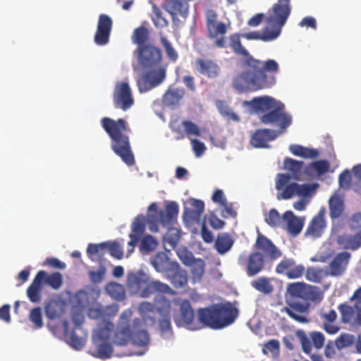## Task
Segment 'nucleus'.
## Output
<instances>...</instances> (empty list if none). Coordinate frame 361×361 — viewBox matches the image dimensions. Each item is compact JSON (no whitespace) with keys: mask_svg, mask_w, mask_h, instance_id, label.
I'll return each instance as SVG.
<instances>
[{"mask_svg":"<svg viewBox=\"0 0 361 361\" xmlns=\"http://www.w3.org/2000/svg\"><path fill=\"white\" fill-rule=\"evenodd\" d=\"M240 37L238 33L229 37L233 51L244 57L241 62L243 70L233 78V87L240 93L272 87L276 82V74L279 71V63L274 59L261 61L254 58L242 45Z\"/></svg>","mask_w":361,"mask_h":361,"instance_id":"f257e3e1","label":"nucleus"},{"mask_svg":"<svg viewBox=\"0 0 361 361\" xmlns=\"http://www.w3.org/2000/svg\"><path fill=\"white\" fill-rule=\"evenodd\" d=\"M251 104L259 116L261 123L265 125L276 126L279 130L268 128L258 129L252 134L250 143L255 148L269 147L268 142L274 140L279 135L285 133L292 123L291 116L286 113L285 104L269 96L254 97Z\"/></svg>","mask_w":361,"mask_h":361,"instance_id":"f03ea898","label":"nucleus"},{"mask_svg":"<svg viewBox=\"0 0 361 361\" xmlns=\"http://www.w3.org/2000/svg\"><path fill=\"white\" fill-rule=\"evenodd\" d=\"M137 61L146 71L137 81L140 92H146L161 85L166 77V66L161 64L159 48L147 44L137 49Z\"/></svg>","mask_w":361,"mask_h":361,"instance_id":"7ed1b4c3","label":"nucleus"},{"mask_svg":"<svg viewBox=\"0 0 361 361\" xmlns=\"http://www.w3.org/2000/svg\"><path fill=\"white\" fill-rule=\"evenodd\" d=\"M253 248L255 252L249 255L241 253L238 258V264L244 269L248 276H256L264 269V257L274 261L282 256V252L273 242L260 233H258Z\"/></svg>","mask_w":361,"mask_h":361,"instance_id":"20e7f679","label":"nucleus"},{"mask_svg":"<svg viewBox=\"0 0 361 361\" xmlns=\"http://www.w3.org/2000/svg\"><path fill=\"white\" fill-rule=\"evenodd\" d=\"M101 125L111 140L112 150L128 166H133L135 161L129 137L126 135L130 131L127 122L123 118L114 120L104 117L101 120Z\"/></svg>","mask_w":361,"mask_h":361,"instance_id":"39448f33","label":"nucleus"},{"mask_svg":"<svg viewBox=\"0 0 361 361\" xmlns=\"http://www.w3.org/2000/svg\"><path fill=\"white\" fill-rule=\"evenodd\" d=\"M198 322L212 329H221L232 324L238 316V310L231 303L216 304L197 310Z\"/></svg>","mask_w":361,"mask_h":361,"instance_id":"423d86ee","label":"nucleus"},{"mask_svg":"<svg viewBox=\"0 0 361 361\" xmlns=\"http://www.w3.org/2000/svg\"><path fill=\"white\" fill-rule=\"evenodd\" d=\"M290 176L289 173H278L276 180V189L278 191V200H289L293 195H298L300 197H308L314 191L317 185L302 184L296 183H290Z\"/></svg>","mask_w":361,"mask_h":361,"instance_id":"0eeeda50","label":"nucleus"},{"mask_svg":"<svg viewBox=\"0 0 361 361\" xmlns=\"http://www.w3.org/2000/svg\"><path fill=\"white\" fill-rule=\"evenodd\" d=\"M279 1L273 6V13L267 18V27L271 31L269 35L264 36L265 39H276L281 33L282 27L286 24L290 13L289 1L281 4Z\"/></svg>","mask_w":361,"mask_h":361,"instance_id":"6e6552de","label":"nucleus"},{"mask_svg":"<svg viewBox=\"0 0 361 361\" xmlns=\"http://www.w3.org/2000/svg\"><path fill=\"white\" fill-rule=\"evenodd\" d=\"M349 226L355 234L343 233L337 238V244L345 250L355 251L361 247V212L354 214L349 220Z\"/></svg>","mask_w":361,"mask_h":361,"instance_id":"1a4fd4ad","label":"nucleus"},{"mask_svg":"<svg viewBox=\"0 0 361 361\" xmlns=\"http://www.w3.org/2000/svg\"><path fill=\"white\" fill-rule=\"evenodd\" d=\"M148 210L155 212V214L152 216L154 222L150 223L149 228L152 232L156 233L159 230L157 223H160L163 226H166L176 221L178 205L176 202H171L166 204L165 210H157L156 203H152L149 206Z\"/></svg>","mask_w":361,"mask_h":361,"instance_id":"9d476101","label":"nucleus"},{"mask_svg":"<svg viewBox=\"0 0 361 361\" xmlns=\"http://www.w3.org/2000/svg\"><path fill=\"white\" fill-rule=\"evenodd\" d=\"M113 99L114 106L123 111L130 109L134 104L131 89L127 82H122L116 85Z\"/></svg>","mask_w":361,"mask_h":361,"instance_id":"9b49d317","label":"nucleus"},{"mask_svg":"<svg viewBox=\"0 0 361 361\" xmlns=\"http://www.w3.org/2000/svg\"><path fill=\"white\" fill-rule=\"evenodd\" d=\"M131 316L132 312L130 310H126L122 312L118 323L120 327L116 331L113 338V343L116 345L124 346L130 340L131 325L130 319Z\"/></svg>","mask_w":361,"mask_h":361,"instance_id":"f8f14e48","label":"nucleus"},{"mask_svg":"<svg viewBox=\"0 0 361 361\" xmlns=\"http://www.w3.org/2000/svg\"><path fill=\"white\" fill-rule=\"evenodd\" d=\"M112 27V19L106 14H100L94 38L97 45H105L109 42Z\"/></svg>","mask_w":361,"mask_h":361,"instance_id":"ddd939ff","label":"nucleus"},{"mask_svg":"<svg viewBox=\"0 0 361 361\" xmlns=\"http://www.w3.org/2000/svg\"><path fill=\"white\" fill-rule=\"evenodd\" d=\"M276 272L279 274H286L288 279H298L301 277L305 271L302 264H295L292 258L284 257L276 267Z\"/></svg>","mask_w":361,"mask_h":361,"instance_id":"4468645a","label":"nucleus"},{"mask_svg":"<svg viewBox=\"0 0 361 361\" xmlns=\"http://www.w3.org/2000/svg\"><path fill=\"white\" fill-rule=\"evenodd\" d=\"M174 322L178 327L186 326L195 329L193 326L195 312L188 300H184L180 305V313L173 317Z\"/></svg>","mask_w":361,"mask_h":361,"instance_id":"2eb2a0df","label":"nucleus"},{"mask_svg":"<svg viewBox=\"0 0 361 361\" xmlns=\"http://www.w3.org/2000/svg\"><path fill=\"white\" fill-rule=\"evenodd\" d=\"M142 324V321L139 318L133 319V326H131L130 341L135 345L145 348V350L135 353L137 355H143L147 350V345L149 343V336L146 330H138Z\"/></svg>","mask_w":361,"mask_h":361,"instance_id":"dca6fc26","label":"nucleus"},{"mask_svg":"<svg viewBox=\"0 0 361 361\" xmlns=\"http://www.w3.org/2000/svg\"><path fill=\"white\" fill-rule=\"evenodd\" d=\"M166 276L176 288H185L188 285L187 271L181 269L177 262H171Z\"/></svg>","mask_w":361,"mask_h":361,"instance_id":"f3484780","label":"nucleus"},{"mask_svg":"<svg viewBox=\"0 0 361 361\" xmlns=\"http://www.w3.org/2000/svg\"><path fill=\"white\" fill-rule=\"evenodd\" d=\"M188 206L185 207L183 219L188 223L200 224L201 216L204 210V204L202 200L190 198L188 201Z\"/></svg>","mask_w":361,"mask_h":361,"instance_id":"a211bd4d","label":"nucleus"},{"mask_svg":"<svg viewBox=\"0 0 361 361\" xmlns=\"http://www.w3.org/2000/svg\"><path fill=\"white\" fill-rule=\"evenodd\" d=\"M195 68L197 72L209 78L215 79L220 75L221 68L212 59L198 58L195 60Z\"/></svg>","mask_w":361,"mask_h":361,"instance_id":"6ab92c4d","label":"nucleus"},{"mask_svg":"<svg viewBox=\"0 0 361 361\" xmlns=\"http://www.w3.org/2000/svg\"><path fill=\"white\" fill-rule=\"evenodd\" d=\"M206 25L209 37L212 39L226 34L227 27L224 23H216L217 14L214 11L207 13Z\"/></svg>","mask_w":361,"mask_h":361,"instance_id":"aec40b11","label":"nucleus"},{"mask_svg":"<svg viewBox=\"0 0 361 361\" xmlns=\"http://www.w3.org/2000/svg\"><path fill=\"white\" fill-rule=\"evenodd\" d=\"M44 276L45 271H38L27 289V296L30 301L33 303H39L42 300L43 278Z\"/></svg>","mask_w":361,"mask_h":361,"instance_id":"412c9836","label":"nucleus"},{"mask_svg":"<svg viewBox=\"0 0 361 361\" xmlns=\"http://www.w3.org/2000/svg\"><path fill=\"white\" fill-rule=\"evenodd\" d=\"M350 257L351 255L348 252L344 251L337 254L329 264V275L332 276L342 275L347 268Z\"/></svg>","mask_w":361,"mask_h":361,"instance_id":"4be33fe9","label":"nucleus"},{"mask_svg":"<svg viewBox=\"0 0 361 361\" xmlns=\"http://www.w3.org/2000/svg\"><path fill=\"white\" fill-rule=\"evenodd\" d=\"M308 310V306L300 303L292 302L288 307H285L282 312H286L290 318L301 324H306L310 322L309 319L302 314Z\"/></svg>","mask_w":361,"mask_h":361,"instance_id":"5701e85b","label":"nucleus"},{"mask_svg":"<svg viewBox=\"0 0 361 361\" xmlns=\"http://www.w3.org/2000/svg\"><path fill=\"white\" fill-rule=\"evenodd\" d=\"M185 95L183 88H169L162 97V103L172 109L178 108Z\"/></svg>","mask_w":361,"mask_h":361,"instance_id":"b1692460","label":"nucleus"},{"mask_svg":"<svg viewBox=\"0 0 361 361\" xmlns=\"http://www.w3.org/2000/svg\"><path fill=\"white\" fill-rule=\"evenodd\" d=\"M182 252L178 251V255L183 262L185 264H190L191 266V275L193 283L200 282L204 273V262L201 259H194L191 263V258L186 256L185 258L182 256Z\"/></svg>","mask_w":361,"mask_h":361,"instance_id":"393cba45","label":"nucleus"},{"mask_svg":"<svg viewBox=\"0 0 361 361\" xmlns=\"http://www.w3.org/2000/svg\"><path fill=\"white\" fill-rule=\"evenodd\" d=\"M66 304L59 299H51L44 306L46 317L51 320L60 318L66 312Z\"/></svg>","mask_w":361,"mask_h":361,"instance_id":"a878e982","label":"nucleus"},{"mask_svg":"<svg viewBox=\"0 0 361 361\" xmlns=\"http://www.w3.org/2000/svg\"><path fill=\"white\" fill-rule=\"evenodd\" d=\"M324 216L325 209L323 208L310 221L305 232L306 235L318 238L322 235V233L326 226Z\"/></svg>","mask_w":361,"mask_h":361,"instance_id":"bb28decb","label":"nucleus"},{"mask_svg":"<svg viewBox=\"0 0 361 361\" xmlns=\"http://www.w3.org/2000/svg\"><path fill=\"white\" fill-rule=\"evenodd\" d=\"M330 169V164L326 159L312 161L305 166L304 172L307 176H321L326 173Z\"/></svg>","mask_w":361,"mask_h":361,"instance_id":"cd10ccee","label":"nucleus"},{"mask_svg":"<svg viewBox=\"0 0 361 361\" xmlns=\"http://www.w3.org/2000/svg\"><path fill=\"white\" fill-rule=\"evenodd\" d=\"M284 224L286 225L288 232L293 235H298L302 231L303 222L294 215L293 212L286 211L283 214Z\"/></svg>","mask_w":361,"mask_h":361,"instance_id":"c85d7f7f","label":"nucleus"},{"mask_svg":"<svg viewBox=\"0 0 361 361\" xmlns=\"http://www.w3.org/2000/svg\"><path fill=\"white\" fill-rule=\"evenodd\" d=\"M304 162L294 159L286 157L283 161V169L290 173V178L295 180H301L302 176V170H304Z\"/></svg>","mask_w":361,"mask_h":361,"instance_id":"c756f323","label":"nucleus"},{"mask_svg":"<svg viewBox=\"0 0 361 361\" xmlns=\"http://www.w3.org/2000/svg\"><path fill=\"white\" fill-rule=\"evenodd\" d=\"M188 1H164L162 7L171 16L186 17L188 11Z\"/></svg>","mask_w":361,"mask_h":361,"instance_id":"7c9ffc66","label":"nucleus"},{"mask_svg":"<svg viewBox=\"0 0 361 361\" xmlns=\"http://www.w3.org/2000/svg\"><path fill=\"white\" fill-rule=\"evenodd\" d=\"M329 214L332 219L341 217L345 210L343 198L337 195H333L329 200Z\"/></svg>","mask_w":361,"mask_h":361,"instance_id":"2f4dec72","label":"nucleus"},{"mask_svg":"<svg viewBox=\"0 0 361 361\" xmlns=\"http://www.w3.org/2000/svg\"><path fill=\"white\" fill-rule=\"evenodd\" d=\"M145 286L143 290L140 292V296L142 298H149L157 292L167 293L171 290L169 286L159 281L146 283Z\"/></svg>","mask_w":361,"mask_h":361,"instance_id":"473e14b6","label":"nucleus"},{"mask_svg":"<svg viewBox=\"0 0 361 361\" xmlns=\"http://www.w3.org/2000/svg\"><path fill=\"white\" fill-rule=\"evenodd\" d=\"M63 334L69 336L70 345L76 350H80L85 344L86 339L83 336L76 335V330L73 329L71 332L69 329V322L67 319H64L62 322Z\"/></svg>","mask_w":361,"mask_h":361,"instance_id":"72a5a7b5","label":"nucleus"},{"mask_svg":"<svg viewBox=\"0 0 361 361\" xmlns=\"http://www.w3.org/2000/svg\"><path fill=\"white\" fill-rule=\"evenodd\" d=\"M147 283V280L143 275L135 273H130L127 279V287L133 294H137L141 291V288Z\"/></svg>","mask_w":361,"mask_h":361,"instance_id":"f704fd0d","label":"nucleus"},{"mask_svg":"<svg viewBox=\"0 0 361 361\" xmlns=\"http://www.w3.org/2000/svg\"><path fill=\"white\" fill-rule=\"evenodd\" d=\"M180 238V231L176 228L171 227L163 238V243L166 251L176 248Z\"/></svg>","mask_w":361,"mask_h":361,"instance_id":"c9c22d12","label":"nucleus"},{"mask_svg":"<svg viewBox=\"0 0 361 361\" xmlns=\"http://www.w3.org/2000/svg\"><path fill=\"white\" fill-rule=\"evenodd\" d=\"M289 150L293 155L304 159H316L319 156V151L317 149L304 147L300 145H290Z\"/></svg>","mask_w":361,"mask_h":361,"instance_id":"e433bc0d","label":"nucleus"},{"mask_svg":"<svg viewBox=\"0 0 361 361\" xmlns=\"http://www.w3.org/2000/svg\"><path fill=\"white\" fill-rule=\"evenodd\" d=\"M114 329V325L111 322H106L104 326L94 331L93 334V343L108 342L111 333Z\"/></svg>","mask_w":361,"mask_h":361,"instance_id":"4c0bfd02","label":"nucleus"},{"mask_svg":"<svg viewBox=\"0 0 361 361\" xmlns=\"http://www.w3.org/2000/svg\"><path fill=\"white\" fill-rule=\"evenodd\" d=\"M140 314L146 324H155V312L154 306L148 302H142L139 306Z\"/></svg>","mask_w":361,"mask_h":361,"instance_id":"58836bf2","label":"nucleus"},{"mask_svg":"<svg viewBox=\"0 0 361 361\" xmlns=\"http://www.w3.org/2000/svg\"><path fill=\"white\" fill-rule=\"evenodd\" d=\"M233 240L228 233L219 234L215 242V247L217 252L221 254H225L233 246Z\"/></svg>","mask_w":361,"mask_h":361,"instance_id":"ea45409f","label":"nucleus"},{"mask_svg":"<svg viewBox=\"0 0 361 361\" xmlns=\"http://www.w3.org/2000/svg\"><path fill=\"white\" fill-rule=\"evenodd\" d=\"M171 262H169L168 257L162 252H158L152 259L151 264L153 267L158 272H164L166 274V270L169 267Z\"/></svg>","mask_w":361,"mask_h":361,"instance_id":"a19ab883","label":"nucleus"},{"mask_svg":"<svg viewBox=\"0 0 361 361\" xmlns=\"http://www.w3.org/2000/svg\"><path fill=\"white\" fill-rule=\"evenodd\" d=\"M96 348V351L92 353V355L100 359H108L110 358L113 352V348L111 343L109 342H98L94 343Z\"/></svg>","mask_w":361,"mask_h":361,"instance_id":"79ce46f5","label":"nucleus"},{"mask_svg":"<svg viewBox=\"0 0 361 361\" xmlns=\"http://www.w3.org/2000/svg\"><path fill=\"white\" fill-rule=\"evenodd\" d=\"M149 39V31L145 26L135 28L131 36L132 42L137 44L139 47L147 45L145 43Z\"/></svg>","mask_w":361,"mask_h":361,"instance_id":"37998d69","label":"nucleus"},{"mask_svg":"<svg viewBox=\"0 0 361 361\" xmlns=\"http://www.w3.org/2000/svg\"><path fill=\"white\" fill-rule=\"evenodd\" d=\"M307 284L303 282L290 283L287 286V293L292 298L303 300Z\"/></svg>","mask_w":361,"mask_h":361,"instance_id":"c03bdc74","label":"nucleus"},{"mask_svg":"<svg viewBox=\"0 0 361 361\" xmlns=\"http://www.w3.org/2000/svg\"><path fill=\"white\" fill-rule=\"evenodd\" d=\"M106 291L109 295L117 300H121L125 298L124 288L121 284L118 283H109L106 286Z\"/></svg>","mask_w":361,"mask_h":361,"instance_id":"a18cd8bd","label":"nucleus"},{"mask_svg":"<svg viewBox=\"0 0 361 361\" xmlns=\"http://www.w3.org/2000/svg\"><path fill=\"white\" fill-rule=\"evenodd\" d=\"M265 221L268 225L274 228L283 227L284 225L283 215L281 216L276 209H271L265 217Z\"/></svg>","mask_w":361,"mask_h":361,"instance_id":"49530a36","label":"nucleus"},{"mask_svg":"<svg viewBox=\"0 0 361 361\" xmlns=\"http://www.w3.org/2000/svg\"><path fill=\"white\" fill-rule=\"evenodd\" d=\"M252 286L257 290L264 294L271 293L274 288L269 279L266 277H260L252 282Z\"/></svg>","mask_w":361,"mask_h":361,"instance_id":"de8ad7c7","label":"nucleus"},{"mask_svg":"<svg viewBox=\"0 0 361 361\" xmlns=\"http://www.w3.org/2000/svg\"><path fill=\"white\" fill-rule=\"evenodd\" d=\"M63 282L62 275L59 272L48 275L45 271V276L43 278V283H47L54 289H59Z\"/></svg>","mask_w":361,"mask_h":361,"instance_id":"09e8293b","label":"nucleus"},{"mask_svg":"<svg viewBox=\"0 0 361 361\" xmlns=\"http://www.w3.org/2000/svg\"><path fill=\"white\" fill-rule=\"evenodd\" d=\"M158 246V241L150 235L143 237L140 243V250L146 252H151L156 250Z\"/></svg>","mask_w":361,"mask_h":361,"instance_id":"8fccbe9b","label":"nucleus"},{"mask_svg":"<svg viewBox=\"0 0 361 361\" xmlns=\"http://www.w3.org/2000/svg\"><path fill=\"white\" fill-rule=\"evenodd\" d=\"M355 343V336L349 334H341L335 341V345L338 350L351 346Z\"/></svg>","mask_w":361,"mask_h":361,"instance_id":"3c124183","label":"nucleus"},{"mask_svg":"<svg viewBox=\"0 0 361 361\" xmlns=\"http://www.w3.org/2000/svg\"><path fill=\"white\" fill-rule=\"evenodd\" d=\"M299 339L302 350L306 354H310L312 350V343L306 333L303 330H298L295 333Z\"/></svg>","mask_w":361,"mask_h":361,"instance_id":"603ef678","label":"nucleus"},{"mask_svg":"<svg viewBox=\"0 0 361 361\" xmlns=\"http://www.w3.org/2000/svg\"><path fill=\"white\" fill-rule=\"evenodd\" d=\"M145 230V217L144 215H138L134 220L132 224L131 234L137 235L140 236L143 234Z\"/></svg>","mask_w":361,"mask_h":361,"instance_id":"864d4df0","label":"nucleus"},{"mask_svg":"<svg viewBox=\"0 0 361 361\" xmlns=\"http://www.w3.org/2000/svg\"><path fill=\"white\" fill-rule=\"evenodd\" d=\"M108 242H103L99 244L90 243L87 248V254L90 257L95 255H104L107 250Z\"/></svg>","mask_w":361,"mask_h":361,"instance_id":"5fc2aeb1","label":"nucleus"},{"mask_svg":"<svg viewBox=\"0 0 361 361\" xmlns=\"http://www.w3.org/2000/svg\"><path fill=\"white\" fill-rule=\"evenodd\" d=\"M161 43L169 59L173 62L176 61L178 59V54L168 39L164 36L161 37Z\"/></svg>","mask_w":361,"mask_h":361,"instance_id":"6e6d98bb","label":"nucleus"},{"mask_svg":"<svg viewBox=\"0 0 361 361\" xmlns=\"http://www.w3.org/2000/svg\"><path fill=\"white\" fill-rule=\"evenodd\" d=\"M306 278L308 281L319 283L324 278V271L317 267H310L306 271Z\"/></svg>","mask_w":361,"mask_h":361,"instance_id":"4d7b16f0","label":"nucleus"},{"mask_svg":"<svg viewBox=\"0 0 361 361\" xmlns=\"http://www.w3.org/2000/svg\"><path fill=\"white\" fill-rule=\"evenodd\" d=\"M154 16L152 17L153 23L156 27H165L169 23L165 18L162 16V13L159 7L156 5L152 6Z\"/></svg>","mask_w":361,"mask_h":361,"instance_id":"13d9d810","label":"nucleus"},{"mask_svg":"<svg viewBox=\"0 0 361 361\" xmlns=\"http://www.w3.org/2000/svg\"><path fill=\"white\" fill-rule=\"evenodd\" d=\"M29 319L35 324L36 329H40L43 326L42 313L40 307H37L32 309Z\"/></svg>","mask_w":361,"mask_h":361,"instance_id":"bf43d9fd","label":"nucleus"},{"mask_svg":"<svg viewBox=\"0 0 361 361\" xmlns=\"http://www.w3.org/2000/svg\"><path fill=\"white\" fill-rule=\"evenodd\" d=\"M159 327L162 336L172 335V328L171 324V318L169 314L164 315L163 318L159 321Z\"/></svg>","mask_w":361,"mask_h":361,"instance_id":"052dcab7","label":"nucleus"},{"mask_svg":"<svg viewBox=\"0 0 361 361\" xmlns=\"http://www.w3.org/2000/svg\"><path fill=\"white\" fill-rule=\"evenodd\" d=\"M182 126L184 127L185 132L188 136L189 139L190 135L200 136L201 133L199 126L190 121H183Z\"/></svg>","mask_w":361,"mask_h":361,"instance_id":"680f3d73","label":"nucleus"},{"mask_svg":"<svg viewBox=\"0 0 361 361\" xmlns=\"http://www.w3.org/2000/svg\"><path fill=\"white\" fill-rule=\"evenodd\" d=\"M71 319L75 324V329H80V326L83 324L85 317L82 310L80 307H73L71 310Z\"/></svg>","mask_w":361,"mask_h":361,"instance_id":"e2e57ef3","label":"nucleus"},{"mask_svg":"<svg viewBox=\"0 0 361 361\" xmlns=\"http://www.w3.org/2000/svg\"><path fill=\"white\" fill-rule=\"evenodd\" d=\"M338 310L341 314L342 321L345 323L350 322L354 314L353 308L346 304H341Z\"/></svg>","mask_w":361,"mask_h":361,"instance_id":"0e129e2a","label":"nucleus"},{"mask_svg":"<svg viewBox=\"0 0 361 361\" xmlns=\"http://www.w3.org/2000/svg\"><path fill=\"white\" fill-rule=\"evenodd\" d=\"M320 296L321 293L317 287L307 285L303 300L315 302L320 299Z\"/></svg>","mask_w":361,"mask_h":361,"instance_id":"69168bd1","label":"nucleus"},{"mask_svg":"<svg viewBox=\"0 0 361 361\" xmlns=\"http://www.w3.org/2000/svg\"><path fill=\"white\" fill-rule=\"evenodd\" d=\"M107 250L109 251L110 255L117 259H121L123 257V252L121 246L116 242H108Z\"/></svg>","mask_w":361,"mask_h":361,"instance_id":"338daca9","label":"nucleus"},{"mask_svg":"<svg viewBox=\"0 0 361 361\" xmlns=\"http://www.w3.org/2000/svg\"><path fill=\"white\" fill-rule=\"evenodd\" d=\"M105 273V267L103 265H101L97 271H89L88 275L92 283H99L103 280Z\"/></svg>","mask_w":361,"mask_h":361,"instance_id":"774afa93","label":"nucleus"}]
</instances>
